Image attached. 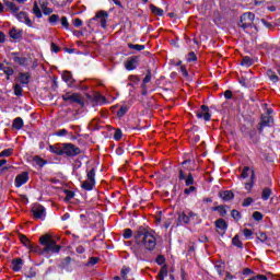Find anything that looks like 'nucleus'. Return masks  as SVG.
<instances>
[{"instance_id":"nucleus-1","label":"nucleus","mask_w":280,"mask_h":280,"mask_svg":"<svg viewBox=\"0 0 280 280\" xmlns=\"http://www.w3.org/2000/svg\"><path fill=\"white\" fill-rule=\"evenodd\" d=\"M136 245L131 248L133 250L136 257H141L143 255V249L145 250H154L156 248V236H154V232H138L135 234Z\"/></svg>"},{"instance_id":"nucleus-2","label":"nucleus","mask_w":280,"mask_h":280,"mask_svg":"<svg viewBox=\"0 0 280 280\" xmlns=\"http://www.w3.org/2000/svg\"><path fill=\"white\" fill-rule=\"evenodd\" d=\"M39 244L44 246L40 250V255H58V253H60V248H62L60 245L56 244V241H54L49 235L40 236Z\"/></svg>"},{"instance_id":"nucleus-3","label":"nucleus","mask_w":280,"mask_h":280,"mask_svg":"<svg viewBox=\"0 0 280 280\" xmlns=\"http://www.w3.org/2000/svg\"><path fill=\"white\" fill-rule=\"evenodd\" d=\"M95 167L86 168V179L81 184V188L84 189V191H93L95 188Z\"/></svg>"},{"instance_id":"nucleus-4","label":"nucleus","mask_w":280,"mask_h":280,"mask_svg":"<svg viewBox=\"0 0 280 280\" xmlns=\"http://www.w3.org/2000/svg\"><path fill=\"white\" fill-rule=\"evenodd\" d=\"M253 23H255V15L250 12H246L241 16L238 27H242V30H248V27H253Z\"/></svg>"},{"instance_id":"nucleus-5","label":"nucleus","mask_w":280,"mask_h":280,"mask_svg":"<svg viewBox=\"0 0 280 280\" xmlns=\"http://www.w3.org/2000/svg\"><path fill=\"white\" fill-rule=\"evenodd\" d=\"M82 151L80 148L75 147L73 143H63L62 144V156H78Z\"/></svg>"},{"instance_id":"nucleus-6","label":"nucleus","mask_w":280,"mask_h":280,"mask_svg":"<svg viewBox=\"0 0 280 280\" xmlns=\"http://www.w3.org/2000/svg\"><path fill=\"white\" fill-rule=\"evenodd\" d=\"M61 97L63 102H69V104H82V96L78 93L67 92Z\"/></svg>"},{"instance_id":"nucleus-7","label":"nucleus","mask_w":280,"mask_h":280,"mask_svg":"<svg viewBox=\"0 0 280 280\" xmlns=\"http://www.w3.org/2000/svg\"><path fill=\"white\" fill-rule=\"evenodd\" d=\"M271 126H275V119L271 118V116L262 115L259 122L258 132H264L265 128H271Z\"/></svg>"},{"instance_id":"nucleus-8","label":"nucleus","mask_w":280,"mask_h":280,"mask_svg":"<svg viewBox=\"0 0 280 280\" xmlns=\"http://www.w3.org/2000/svg\"><path fill=\"white\" fill-rule=\"evenodd\" d=\"M32 213L36 220H45V207L42 205H35L32 208Z\"/></svg>"},{"instance_id":"nucleus-9","label":"nucleus","mask_w":280,"mask_h":280,"mask_svg":"<svg viewBox=\"0 0 280 280\" xmlns=\"http://www.w3.org/2000/svg\"><path fill=\"white\" fill-rule=\"evenodd\" d=\"M137 67H139L138 56L131 57L125 62V69H127V71H135Z\"/></svg>"},{"instance_id":"nucleus-10","label":"nucleus","mask_w":280,"mask_h":280,"mask_svg":"<svg viewBox=\"0 0 280 280\" xmlns=\"http://www.w3.org/2000/svg\"><path fill=\"white\" fill-rule=\"evenodd\" d=\"M198 119H203L205 121H211V114H209V106L202 105L201 110L197 112Z\"/></svg>"},{"instance_id":"nucleus-11","label":"nucleus","mask_w":280,"mask_h":280,"mask_svg":"<svg viewBox=\"0 0 280 280\" xmlns=\"http://www.w3.org/2000/svg\"><path fill=\"white\" fill-rule=\"evenodd\" d=\"M14 16L18 19V21H20V23H24L25 25H27V27H32V20L30 19V16H27L26 12L22 11L20 13H15Z\"/></svg>"},{"instance_id":"nucleus-12","label":"nucleus","mask_w":280,"mask_h":280,"mask_svg":"<svg viewBox=\"0 0 280 280\" xmlns=\"http://www.w3.org/2000/svg\"><path fill=\"white\" fill-rule=\"evenodd\" d=\"M30 180V174L27 172H23L15 177V187H23L25 183Z\"/></svg>"},{"instance_id":"nucleus-13","label":"nucleus","mask_w":280,"mask_h":280,"mask_svg":"<svg viewBox=\"0 0 280 280\" xmlns=\"http://www.w3.org/2000/svg\"><path fill=\"white\" fill-rule=\"evenodd\" d=\"M96 19H100L101 27H103V30H106V19H108V13L106 11H98L96 13Z\"/></svg>"},{"instance_id":"nucleus-14","label":"nucleus","mask_w":280,"mask_h":280,"mask_svg":"<svg viewBox=\"0 0 280 280\" xmlns=\"http://www.w3.org/2000/svg\"><path fill=\"white\" fill-rule=\"evenodd\" d=\"M219 197L224 200V202H229V200H233L235 198V195L231 190H221L219 192Z\"/></svg>"},{"instance_id":"nucleus-15","label":"nucleus","mask_w":280,"mask_h":280,"mask_svg":"<svg viewBox=\"0 0 280 280\" xmlns=\"http://www.w3.org/2000/svg\"><path fill=\"white\" fill-rule=\"evenodd\" d=\"M9 36L11 38H13V40H21V38H23V31L21 30H16V28H12L9 32Z\"/></svg>"},{"instance_id":"nucleus-16","label":"nucleus","mask_w":280,"mask_h":280,"mask_svg":"<svg viewBox=\"0 0 280 280\" xmlns=\"http://www.w3.org/2000/svg\"><path fill=\"white\" fill-rule=\"evenodd\" d=\"M215 226L219 229V231L226 232L229 229V224H226V221L224 219H219L215 221Z\"/></svg>"},{"instance_id":"nucleus-17","label":"nucleus","mask_w":280,"mask_h":280,"mask_svg":"<svg viewBox=\"0 0 280 280\" xmlns=\"http://www.w3.org/2000/svg\"><path fill=\"white\" fill-rule=\"evenodd\" d=\"M21 268H23V259L21 258L14 259L12 261V270H14V272H19Z\"/></svg>"},{"instance_id":"nucleus-18","label":"nucleus","mask_w":280,"mask_h":280,"mask_svg":"<svg viewBox=\"0 0 280 280\" xmlns=\"http://www.w3.org/2000/svg\"><path fill=\"white\" fill-rule=\"evenodd\" d=\"M11 56H13V61L16 62V65L23 66L27 62V58L19 57V52H12Z\"/></svg>"},{"instance_id":"nucleus-19","label":"nucleus","mask_w":280,"mask_h":280,"mask_svg":"<svg viewBox=\"0 0 280 280\" xmlns=\"http://www.w3.org/2000/svg\"><path fill=\"white\" fill-rule=\"evenodd\" d=\"M49 150L52 154H57L58 156H62V144L50 145Z\"/></svg>"},{"instance_id":"nucleus-20","label":"nucleus","mask_w":280,"mask_h":280,"mask_svg":"<svg viewBox=\"0 0 280 280\" xmlns=\"http://www.w3.org/2000/svg\"><path fill=\"white\" fill-rule=\"evenodd\" d=\"M150 10H151L152 14H154L155 16H163V14H165V11H163V9H161L154 4H150Z\"/></svg>"},{"instance_id":"nucleus-21","label":"nucleus","mask_w":280,"mask_h":280,"mask_svg":"<svg viewBox=\"0 0 280 280\" xmlns=\"http://www.w3.org/2000/svg\"><path fill=\"white\" fill-rule=\"evenodd\" d=\"M177 222L179 224H189V215H187V213L184 211L182 213H179Z\"/></svg>"},{"instance_id":"nucleus-22","label":"nucleus","mask_w":280,"mask_h":280,"mask_svg":"<svg viewBox=\"0 0 280 280\" xmlns=\"http://www.w3.org/2000/svg\"><path fill=\"white\" fill-rule=\"evenodd\" d=\"M4 4L12 12V14H16L20 10L19 7L16 4H14V2L4 0Z\"/></svg>"},{"instance_id":"nucleus-23","label":"nucleus","mask_w":280,"mask_h":280,"mask_svg":"<svg viewBox=\"0 0 280 280\" xmlns=\"http://www.w3.org/2000/svg\"><path fill=\"white\" fill-rule=\"evenodd\" d=\"M63 82H67V84H73V74L69 71H65L61 75Z\"/></svg>"},{"instance_id":"nucleus-24","label":"nucleus","mask_w":280,"mask_h":280,"mask_svg":"<svg viewBox=\"0 0 280 280\" xmlns=\"http://www.w3.org/2000/svg\"><path fill=\"white\" fill-rule=\"evenodd\" d=\"M34 165H38V167H45L47 165V161L43 160V158L36 155L33 158Z\"/></svg>"},{"instance_id":"nucleus-25","label":"nucleus","mask_w":280,"mask_h":280,"mask_svg":"<svg viewBox=\"0 0 280 280\" xmlns=\"http://www.w3.org/2000/svg\"><path fill=\"white\" fill-rule=\"evenodd\" d=\"M33 14L36 19H43V12L40 11V7H38V2H34L33 4Z\"/></svg>"},{"instance_id":"nucleus-26","label":"nucleus","mask_w":280,"mask_h":280,"mask_svg":"<svg viewBox=\"0 0 280 280\" xmlns=\"http://www.w3.org/2000/svg\"><path fill=\"white\" fill-rule=\"evenodd\" d=\"M30 72L20 73L19 81L21 84H30Z\"/></svg>"},{"instance_id":"nucleus-27","label":"nucleus","mask_w":280,"mask_h":280,"mask_svg":"<svg viewBox=\"0 0 280 280\" xmlns=\"http://www.w3.org/2000/svg\"><path fill=\"white\" fill-rule=\"evenodd\" d=\"M24 126V122H23V118L21 117H16L14 120H13V128L15 130H21Z\"/></svg>"},{"instance_id":"nucleus-28","label":"nucleus","mask_w":280,"mask_h":280,"mask_svg":"<svg viewBox=\"0 0 280 280\" xmlns=\"http://www.w3.org/2000/svg\"><path fill=\"white\" fill-rule=\"evenodd\" d=\"M232 244L233 246H236V248H244V243H242L240 235L237 234L232 238Z\"/></svg>"},{"instance_id":"nucleus-29","label":"nucleus","mask_w":280,"mask_h":280,"mask_svg":"<svg viewBox=\"0 0 280 280\" xmlns=\"http://www.w3.org/2000/svg\"><path fill=\"white\" fill-rule=\"evenodd\" d=\"M241 65L242 67H253L254 61L250 57L246 56V57H243Z\"/></svg>"},{"instance_id":"nucleus-30","label":"nucleus","mask_w":280,"mask_h":280,"mask_svg":"<svg viewBox=\"0 0 280 280\" xmlns=\"http://www.w3.org/2000/svg\"><path fill=\"white\" fill-rule=\"evenodd\" d=\"M212 211H218V213L221 215V218H224V215H226V207H224V206L213 207Z\"/></svg>"},{"instance_id":"nucleus-31","label":"nucleus","mask_w":280,"mask_h":280,"mask_svg":"<svg viewBox=\"0 0 280 280\" xmlns=\"http://www.w3.org/2000/svg\"><path fill=\"white\" fill-rule=\"evenodd\" d=\"M253 185H255V171H252L250 182L245 184V189L250 191L253 189Z\"/></svg>"},{"instance_id":"nucleus-32","label":"nucleus","mask_w":280,"mask_h":280,"mask_svg":"<svg viewBox=\"0 0 280 280\" xmlns=\"http://www.w3.org/2000/svg\"><path fill=\"white\" fill-rule=\"evenodd\" d=\"M128 48L135 49V51H143V49H145V45L128 44Z\"/></svg>"},{"instance_id":"nucleus-33","label":"nucleus","mask_w":280,"mask_h":280,"mask_svg":"<svg viewBox=\"0 0 280 280\" xmlns=\"http://www.w3.org/2000/svg\"><path fill=\"white\" fill-rule=\"evenodd\" d=\"M267 75L271 82H279V77L277 75V73H275V71L268 70Z\"/></svg>"},{"instance_id":"nucleus-34","label":"nucleus","mask_w":280,"mask_h":280,"mask_svg":"<svg viewBox=\"0 0 280 280\" xmlns=\"http://www.w3.org/2000/svg\"><path fill=\"white\" fill-rule=\"evenodd\" d=\"M13 91H14V95H16V97H21V95H23V88L19 83H16L14 85Z\"/></svg>"},{"instance_id":"nucleus-35","label":"nucleus","mask_w":280,"mask_h":280,"mask_svg":"<svg viewBox=\"0 0 280 280\" xmlns=\"http://www.w3.org/2000/svg\"><path fill=\"white\" fill-rule=\"evenodd\" d=\"M272 196V190L270 188H265L261 194L262 200H268Z\"/></svg>"},{"instance_id":"nucleus-36","label":"nucleus","mask_w":280,"mask_h":280,"mask_svg":"<svg viewBox=\"0 0 280 280\" xmlns=\"http://www.w3.org/2000/svg\"><path fill=\"white\" fill-rule=\"evenodd\" d=\"M250 174H253V171H250V167L244 166L242 174H241V178H248V176H250Z\"/></svg>"},{"instance_id":"nucleus-37","label":"nucleus","mask_w":280,"mask_h":280,"mask_svg":"<svg viewBox=\"0 0 280 280\" xmlns=\"http://www.w3.org/2000/svg\"><path fill=\"white\" fill-rule=\"evenodd\" d=\"M187 62H196L198 60V57L196 56V52L191 51L186 57Z\"/></svg>"},{"instance_id":"nucleus-38","label":"nucleus","mask_w":280,"mask_h":280,"mask_svg":"<svg viewBox=\"0 0 280 280\" xmlns=\"http://www.w3.org/2000/svg\"><path fill=\"white\" fill-rule=\"evenodd\" d=\"M2 71H3V73H5L7 80H10V75H14V70L10 67L4 66Z\"/></svg>"},{"instance_id":"nucleus-39","label":"nucleus","mask_w":280,"mask_h":280,"mask_svg":"<svg viewBox=\"0 0 280 280\" xmlns=\"http://www.w3.org/2000/svg\"><path fill=\"white\" fill-rule=\"evenodd\" d=\"M129 272H130V267H122L120 275L124 280L128 279Z\"/></svg>"},{"instance_id":"nucleus-40","label":"nucleus","mask_w":280,"mask_h":280,"mask_svg":"<svg viewBox=\"0 0 280 280\" xmlns=\"http://www.w3.org/2000/svg\"><path fill=\"white\" fill-rule=\"evenodd\" d=\"M186 187H189L194 184V175L191 173L188 174V176L184 179Z\"/></svg>"},{"instance_id":"nucleus-41","label":"nucleus","mask_w":280,"mask_h":280,"mask_svg":"<svg viewBox=\"0 0 280 280\" xmlns=\"http://www.w3.org/2000/svg\"><path fill=\"white\" fill-rule=\"evenodd\" d=\"M48 21L51 25H55V23H58V21H60V16L58 14H52L49 16Z\"/></svg>"},{"instance_id":"nucleus-42","label":"nucleus","mask_w":280,"mask_h":280,"mask_svg":"<svg viewBox=\"0 0 280 280\" xmlns=\"http://www.w3.org/2000/svg\"><path fill=\"white\" fill-rule=\"evenodd\" d=\"M14 152L13 149H5L2 152H0V159L3 156H12V153Z\"/></svg>"},{"instance_id":"nucleus-43","label":"nucleus","mask_w":280,"mask_h":280,"mask_svg":"<svg viewBox=\"0 0 280 280\" xmlns=\"http://www.w3.org/2000/svg\"><path fill=\"white\" fill-rule=\"evenodd\" d=\"M253 218L254 220H256V222H261V220H264V214H261V212L259 211H255L253 213Z\"/></svg>"},{"instance_id":"nucleus-44","label":"nucleus","mask_w":280,"mask_h":280,"mask_svg":"<svg viewBox=\"0 0 280 280\" xmlns=\"http://www.w3.org/2000/svg\"><path fill=\"white\" fill-rule=\"evenodd\" d=\"M150 80H152V72L149 71L148 74L143 79L142 89H145V84H148L150 82Z\"/></svg>"},{"instance_id":"nucleus-45","label":"nucleus","mask_w":280,"mask_h":280,"mask_svg":"<svg viewBox=\"0 0 280 280\" xmlns=\"http://www.w3.org/2000/svg\"><path fill=\"white\" fill-rule=\"evenodd\" d=\"M128 113V106H121L117 113L118 117H124Z\"/></svg>"},{"instance_id":"nucleus-46","label":"nucleus","mask_w":280,"mask_h":280,"mask_svg":"<svg viewBox=\"0 0 280 280\" xmlns=\"http://www.w3.org/2000/svg\"><path fill=\"white\" fill-rule=\"evenodd\" d=\"M243 235L246 237V240H250L253 237V230L244 229Z\"/></svg>"},{"instance_id":"nucleus-47","label":"nucleus","mask_w":280,"mask_h":280,"mask_svg":"<svg viewBox=\"0 0 280 280\" xmlns=\"http://www.w3.org/2000/svg\"><path fill=\"white\" fill-rule=\"evenodd\" d=\"M122 236H124L125 240H130V237H132V230L131 229H126L124 231Z\"/></svg>"},{"instance_id":"nucleus-48","label":"nucleus","mask_w":280,"mask_h":280,"mask_svg":"<svg viewBox=\"0 0 280 280\" xmlns=\"http://www.w3.org/2000/svg\"><path fill=\"white\" fill-rule=\"evenodd\" d=\"M129 81L131 82V83H129V86H132L133 84H139V77L130 75Z\"/></svg>"},{"instance_id":"nucleus-49","label":"nucleus","mask_w":280,"mask_h":280,"mask_svg":"<svg viewBox=\"0 0 280 280\" xmlns=\"http://www.w3.org/2000/svg\"><path fill=\"white\" fill-rule=\"evenodd\" d=\"M65 194H66L67 201L72 200V198H74V196H75V194L71 190H65Z\"/></svg>"},{"instance_id":"nucleus-50","label":"nucleus","mask_w":280,"mask_h":280,"mask_svg":"<svg viewBox=\"0 0 280 280\" xmlns=\"http://www.w3.org/2000/svg\"><path fill=\"white\" fill-rule=\"evenodd\" d=\"M254 201H255V200H253V198L247 197V198H245L244 201H243V207H250Z\"/></svg>"},{"instance_id":"nucleus-51","label":"nucleus","mask_w":280,"mask_h":280,"mask_svg":"<svg viewBox=\"0 0 280 280\" xmlns=\"http://www.w3.org/2000/svg\"><path fill=\"white\" fill-rule=\"evenodd\" d=\"M55 135L56 137H67V135H69V131L67 129H60Z\"/></svg>"},{"instance_id":"nucleus-52","label":"nucleus","mask_w":280,"mask_h":280,"mask_svg":"<svg viewBox=\"0 0 280 280\" xmlns=\"http://www.w3.org/2000/svg\"><path fill=\"white\" fill-rule=\"evenodd\" d=\"M61 25H62V27H65L66 30H69V20L67 19V16H62V18H61Z\"/></svg>"},{"instance_id":"nucleus-53","label":"nucleus","mask_w":280,"mask_h":280,"mask_svg":"<svg viewBox=\"0 0 280 280\" xmlns=\"http://www.w3.org/2000/svg\"><path fill=\"white\" fill-rule=\"evenodd\" d=\"M231 215L235 220H241L242 219V214H240V211H237V210H232Z\"/></svg>"},{"instance_id":"nucleus-54","label":"nucleus","mask_w":280,"mask_h":280,"mask_svg":"<svg viewBox=\"0 0 280 280\" xmlns=\"http://www.w3.org/2000/svg\"><path fill=\"white\" fill-rule=\"evenodd\" d=\"M194 191H196V186H190L189 188L184 189V194L187 196H189V194H194Z\"/></svg>"},{"instance_id":"nucleus-55","label":"nucleus","mask_w":280,"mask_h":280,"mask_svg":"<svg viewBox=\"0 0 280 280\" xmlns=\"http://www.w3.org/2000/svg\"><path fill=\"white\" fill-rule=\"evenodd\" d=\"M20 241L22 242V244H24V246H27V244H30V240L23 234L20 235Z\"/></svg>"},{"instance_id":"nucleus-56","label":"nucleus","mask_w":280,"mask_h":280,"mask_svg":"<svg viewBox=\"0 0 280 280\" xmlns=\"http://www.w3.org/2000/svg\"><path fill=\"white\" fill-rule=\"evenodd\" d=\"M179 71L184 78H187L189 75V72H187V67L180 66Z\"/></svg>"},{"instance_id":"nucleus-57","label":"nucleus","mask_w":280,"mask_h":280,"mask_svg":"<svg viewBox=\"0 0 280 280\" xmlns=\"http://www.w3.org/2000/svg\"><path fill=\"white\" fill-rule=\"evenodd\" d=\"M115 141H119L121 139V130L117 129L114 133Z\"/></svg>"},{"instance_id":"nucleus-58","label":"nucleus","mask_w":280,"mask_h":280,"mask_svg":"<svg viewBox=\"0 0 280 280\" xmlns=\"http://www.w3.org/2000/svg\"><path fill=\"white\" fill-rule=\"evenodd\" d=\"M185 212H186V215H188V219L190 222L196 218V213L194 211L187 210Z\"/></svg>"},{"instance_id":"nucleus-59","label":"nucleus","mask_w":280,"mask_h":280,"mask_svg":"<svg viewBox=\"0 0 280 280\" xmlns=\"http://www.w3.org/2000/svg\"><path fill=\"white\" fill-rule=\"evenodd\" d=\"M156 264L159 265V266H163V264H165V257H163V256H158V258H156Z\"/></svg>"},{"instance_id":"nucleus-60","label":"nucleus","mask_w":280,"mask_h":280,"mask_svg":"<svg viewBox=\"0 0 280 280\" xmlns=\"http://www.w3.org/2000/svg\"><path fill=\"white\" fill-rule=\"evenodd\" d=\"M43 13H44L46 16H49V14H52V13H54V9L46 7V8L43 10Z\"/></svg>"},{"instance_id":"nucleus-61","label":"nucleus","mask_w":280,"mask_h":280,"mask_svg":"<svg viewBox=\"0 0 280 280\" xmlns=\"http://www.w3.org/2000/svg\"><path fill=\"white\" fill-rule=\"evenodd\" d=\"M257 237L260 242H266V240H268V235H266V233H259Z\"/></svg>"},{"instance_id":"nucleus-62","label":"nucleus","mask_w":280,"mask_h":280,"mask_svg":"<svg viewBox=\"0 0 280 280\" xmlns=\"http://www.w3.org/2000/svg\"><path fill=\"white\" fill-rule=\"evenodd\" d=\"M158 277H167V269L166 268H162L158 275Z\"/></svg>"},{"instance_id":"nucleus-63","label":"nucleus","mask_w":280,"mask_h":280,"mask_svg":"<svg viewBox=\"0 0 280 280\" xmlns=\"http://www.w3.org/2000/svg\"><path fill=\"white\" fill-rule=\"evenodd\" d=\"M73 25H74V27H82V20H80L78 18L74 19Z\"/></svg>"},{"instance_id":"nucleus-64","label":"nucleus","mask_w":280,"mask_h":280,"mask_svg":"<svg viewBox=\"0 0 280 280\" xmlns=\"http://www.w3.org/2000/svg\"><path fill=\"white\" fill-rule=\"evenodd\" d=\"M39 5H40V8H42V10H44L45 8H47V0H39Z\"/></svg>"}]
</instances>
